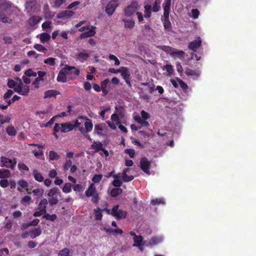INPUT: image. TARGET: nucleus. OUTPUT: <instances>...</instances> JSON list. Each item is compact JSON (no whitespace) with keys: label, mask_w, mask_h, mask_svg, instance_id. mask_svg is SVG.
I'll return each instance as SVG.
<instances>
[{"label":"nucleus","mask_w":256,"mask_h":256,"mask_svg":"<svg viewBox=\"0 0 256 256\" xmlns=\"http://www.w3.org/2000/svg\"><path fill=\"white\" fill-rule=\"evenodd\" d=\"M80 118L86 119V121L84 122V128H85V132H90L93 128V124L90 119L88 118L86 116H80Z\"/></svg>","instance_id":"13"},{"label":"nucleus","mask_w":256,"mask_h":256,"mask_svg":"<svg viewBox=\"0 0 256 256\" xmlns=\"http://www.w3.org/2000/svg\"><path fill=\"white\" fill-rule=\"evenodd\" d=\"M150 162L146 158H142L140 160V168L146 174H150Z\"/></svg>","instance_id":"9"},{"label":"nucleus","mask_w":256,"mask_h":256,"mask_svg":"<svg viewBox=\"0 0 256 256\" xmlns=\"http://www.w3.org/2000/svg\"><path fill=\"white\" fill-rule=\"evenodd\" d=\"M112 184L116 188H120L122 184V182L120 180H114L112 182Z\"/></svg>","instance_id":"64"},{"label":"nucleus","mask_w":256,"mask_h":256,"mask_svg":"<svg viewBox=\"0 0 256 256\" xmlns=\"http://www.w3.org/2000/svg\"><path fill=\"white\" fill-rule=\"evenodd\" d=\"M122 71L120 72V76L124 80L126 84L128 86L132 87V84L130 80V74L128 68L127 67L122 66Z\"/></svg>","instance_id":"5"},{"label":"nucleus","mask_w":256,"mask_h":256,"mask_svg":"<svg viewBox=\"0 0 256 256\" xmlns=\"http://www.w3.org/2000/svg\"><path fill=\"white\" fill-rule=\"evenodd\" d=\"M97 193L94 183H92L85 192L87 197H90Z\"/></svg>","instance_id":"16"},{"label":"nucleus","mask_w":256,"mask_h":256,"mask_svg":"<svg viewBox=\"0 0 256 256\" xmlns=\"http://www.w3.org/2000/svg\"><path fill=\"white\" fill-rule=\"evenodd\" d=\"M33 174L36 180L38 182H42L44 180V177L42 174L38 172L37 170H34L33 171Z\"/></svg>","instance_id":"28"},{"label":"nucleus","mask_w":256,"mask_h":256,"mask_svg":"<svg viewBox=\"0 0 256 256\" xmlns=\"http://www.w3.org/2000/svg\"><path fill=\"white\" fill-rule=\"evenodd\" d=\"M108 58L110 60H113L114 61V64L116 66H118L120 64V60H118V58L116 56H115L114 55L112 54H110Z\"/></svg>","instance_id":"51"},{"label":"nucleus","mask_w":256,"mask_h":256,"mask_svg":"<svg viewBox=\"0 0 256 256\" xmlns=\"http://www.w3.org/2000/svg\"><path fill=\"white\" fill-rule=\"evenodd\" d=\"M18 84L14 88V91L20 95L28 96L30 92L29 86L24 84L21 79L18 78Z\"/></svg>","instance_id":"2"},{"label":"nucleus","mask_w":256,"mask_h":256,"mask_svg":"<svg viewBox=\"0 0 256 256\" xmlns=\"http://www.w3.org/2000/svg\"><path fill=\"white\" fill-rule=\"evenodd\" d=\"M118 205L114 206L112 209L110 214L118 220L125 218L127 215V212L125 210H118Z\"/></svg>","instance_id":"3"},{"label":"nucleus","mask_w":256,"mask_h":256,"mask_svg":"<svg viewBox=\"0 0 256 256\" xmlns=\"http://www.w3.org/2000/svg\"><path fill=\"white\" fill-rule=\"evenodd\" d=\"M18 168L20 171H28V168L24 163H19Z\"/></svg>","instance_id":"53"},{"label":"nucleus","mask_w":256,"mask_h":256,"mask_svg":"<svg viewBox=\"0 0 256 256\" xmlns=\"http://www.w3.org/2000/svg\"><path fill=\"white\" fill-rule=\"evenodd\" d=\"M60 158V156L56 152L50 150L49 152V159L50 160H58Z\"/></svg>","instance_id":"33"},{"label":"nucleus","mask_w":256,"mask_h":256,"mask_svg":"<svg viewBox=\"0 0 256 256\" xmlns=\"http://www.w3.org/2000/svg\"><path fill=\"white\" fill-rule=\"evenodd\" d=\"M126 28H132L134 26V22L132 20H123Z\"/></svg>","instance_id":"41"},{"label":"nucleus","mask_w":256,"mask_h":256,"mask_svg":"<svg viewBox=\"0 0 256 256\" xmlns=\"http://www.w3.org/2000/svg\"><path fill=\"white\" fill-rule=\"evenodd\" d=\"M172 0H164L163 4L164 14H170Z\"/></svg>","instance_id":"19"},{"label":"nucleus","mask_w":256,"mask_h":256,"mask_svg":"<svg viewBox=\"0 0 256 256\" xmlns=\"http://www.w3.org/2000/svg\"><path fill=\"white\" fill-rule=\"evenodd\" d=\"M58 192H59L58 188L54 187L48 191V196L50 197H53L56 194H58Z\"/></svg>","instance_id":"44"},{"label":"nucleus","mask_w":256,"mask_h":256,"mask_svg":"<svg viewBox=\"0 0 256 256\" xmlns=\"http://www.w3.org/2000/svg\"><path fill=\"white\" fill-rule=\"evenodd\" d=\"M184 52L182 50H174L171 52L170 56L173 58L178 57L180 58H182L184 55Z\"/></svg>","instance_id":"24"},{"label":"nucleus","mask_w":256,"mask_h":256,"mask_svg":"<svg viewBox=\"0 0 256 256\" xmlns=\"http://www.w3.org/2000/svg\"><path fill=\"white\" fill-rule=\"evenodd\" d=\"M18 84V83L16 82L12 79H8L7 83L8 86L10 88H14Z\"/></svg>","instance_id":"43"},{"label":"nucleus","mask_w":256,"mask_h":256,"mask_svg":"<svg viewBox=\"0 0 256 256\" xmlns=\"http://www.w3.org/2000/svg\"><path fill=\"white\" fill-rule=\"evenodd\" d=\"M70 250L67 248H64L60 250L58 253V256H70Z\"/></svg>","instance_id":"49"},{"label":"nucleus","mask_w":256,"mask_h":256,"mask_svg":"<svg viewBox=\"0 0 256 256\" xmlns=\"http://www.w3.org/2000/svg\"><path fill=\"white\" fill-rule=\"evenodd\" d=\"M122 192V190L120 188H113L110 192V195L112 197H116L121 194Z\"/></svg>","instance_id":"31"},{"label":"nucleus","mask_w":256,"mask_h":256,"mask_svg":"<svg viewBox=\"0 0 256 256\" xmlns=\"http://www.w3.org/2000/svg\"><path fill=\"white\" fill-rule=\"evenodd\" d=\"M94 212L95 214V219L98 220H101L102 217V214L100 208L98 207L96 209L94 210Z\"/></svg>","instance_id":"39"},{"label":"nucleus","mask_w":256,"mask_h":256,"mask_svg":"<svg viewBox=\"0 0 256 256\" xmlns=\"http://www.w3.org/2000/svg\"><path fill=\"white\" fill-rule=\"evenodd\" d=\"M32 153L36 158H40V156H44V152L42 150H40L38 151L34 150L32 151Z\"/></svg>","instance_id":"56"},{"label":"nucleus","mask_w":256,"mask_h":256,"mask_svg":"<svg viewBox=\"0 0 256 256\" xmlns=\"http://www.w3.org/2000/svg\"><path fill=\"white\" fill-rule=\"evenodd\" d=\"M48 204V201L46 198L42 199L38 205V209L39 210H41L42 212H43L44 214L46 212V206Z\"/></svg>","instance_id":"17"},{"label":"nucleus","mask_w":256,"mask_h":256,"mask_svg":"<svg viewBox=\"0 0 256 256\" xmlns=\"http://www.w3.org/2000/svg\"><path fill=\"white\" fill-rule=\"evenodd\" d=\"M16 164V161L15 158L13 160L10 159L5 156H2L0 160L1 166H4L13 170Z\"/></svg>","instance_id":"4"},{"label":"nucleus","mask_w":256,"mask_h":256,"mask_svg":"<svg viewBox=\"0 0 256 256\" xmlns=\"http://www.w3.org/2000/svg\"><path fill=\"white\" fill-rule=\"evenodd\" d=\"M125 153L128 154L130 158H133L135 155V151L134 149L129 148L124 150Z\"/></svg>","instance_id":"55"},{"label":"nucleus","mask_w":256,"mask_h":256,"mask_svg":"<svg viewBox=\"0 0 256 256\" xmlns=\"http://www.w3.org/2000/svg\"><path fill=\"white\" fill-rule=\"evenodd\" d=\"M134 178L133 176H128L124 173V175H122V180L124 182H129L132 180Z\"/></svg>","instance_id":"45"},{"label":"nucleus","mask_w":256,"mask_h":256,"mask_svg":"<svg viewBox=\"0 0 256 256\" xmlns=\"http://www.w3.org/2000/svg\"><path fill=\"white\" fill-rule=\"evenodd\" d=\"M144 16L145 18H150L151 16V9L152 6L150 5H146L144 6Z\"/></svg>","instance_id":"37"},{"label":"nucleus","mask_w":256,"mask_h":256,"mask_svg":"<svg viewBox=\"0 0 256 256\" xmlns=\"http://www.w3.org/2000/svg\"><path fill=\"white\" fill-rule=\"evenodd\" d=\"M176 80L178 82L180 87L183 90H186L188 88V85L184 81H182L181 79L177 78Z\"/></svg>","instance_id":"48"},{"label":"nucleus","mask_w":256,"mask_h":256,"mask_svg":"<svg viewBox=\"0 0 256 256\" xmlns=\"http://www.w3.org/2000/svg\"><path fill=\"white\" fill-rule=\"evenodd\" d=\"M60 94V92L56 90H48L44 92V98L55 97L56 95Z\"/></svg>","instance_id":"20"},{"label":"nucleus","mask_w":256,"mask_h":256,"mask_svg":"<svg viewBox=\"0 0 256 256\" xmlns=\"http://www.w3.org/2000/svg\"><path fill=\"white\" fill-rule=\"evenodd\" d=\"M56 58H48L44 60V63L46 64H48L50 66H54L56 64L55 62Z\"/></svg>","instance_id":"46"},{"label":"nucleus","mask_w":256,"mask_h":256,"mask_svg":"<svg viewBox=\"0 0 256 256\" xmlns=\"http://www.w3.org/2000/svg\"><path fill=\"white\" fill-rule=\"evenodd\" d=\"M40 40L42 43L48 41L50 38V36L46 32H43L40 35Z\"/></svg>","instance_id":"36"},{"label":"nucleus","mask_w":256,"mask_h":256,"mask_svg":"<svg viewBox=\"0 0 256 256\" xmlns=\"http://www.w3.org/2000/svg\"><path fill=\"white\" fill-rule=\"evenodd\" d=\"M164 18H162L164 28L168 32H170L172 30L171 22L169 20V14H164Z\"/></svg>","instance_id":"11"},{"label":"nucleus","mask_w":256,"mask_h":256,"mask_svg":"<svg viewBox=\"0 0 256 256\" xmlns=\"http://www.w3.org/2000/svg\"><path fill=\"white\" fill-rule=\"evenodd\" d=\"M3 40L6 44H12L13 39L11 36H5L3 38Z\"/></svg>","instance_id":"62"},{"label":"nucleus","mask_w":256,"mask_h":256,"mask_svg":"<svg viewBox=\"0 0 256 256\" xmlns=\"http://www.w3.org/2000/svg\"><path fill=\"white\" fill-rule=\"evenodd\" d=\"M56 118H57L56 116L52 118L44 126L46 128L50 127L54 123Z\"/></svg>","instance_id":"57"},{"label":"nucleus","mask_w":256,"mask_h":256,"mask_svg":"<svg viewBox=\"0 0 256 256\" xmlns=\"http://www.w3.org/2000/svg\"><path fill=\"white\" fill-rule=\"evenodd\" d=\"M74 14V12L72 10H64L57 14L56 18L62 19L65 18H69Z\"/></svg>","instance_id":"14"},{"label":"nucleus","mask_w":256,"mask_h":256,"mask_svg":"<svg viewBox=\"0 0 256 256\" xmlns=\"http://www.w3.org/2000/svg\"><path fill=\"white\" fill-rule=\"evenodd\" d=\"M74 130L72 124L70 122H66L61 124L56 123L52 130V134L56 138H58V133H66Z\"/></svg>","instance_id":"1"},{"label":"nucleus","mask_w":256,"mask_h":256,"mask_svg":"<svg viewBox=\"0 0 256 256\" xmlns=\"http://www.w3.org/2000/svg\"><path fill=\"white\" fill-rule=\"evenodd\" d=\"M72 184L70 182L66 183L62 188V192L64 193H69L72 190Z\"/></svg>","instance_id":"40"},{"label":"nucleus","mask_w":256,"mask_h":256,"mask_svg":"<svg viewBox=\"0 0 256 256\" xmlns=\"http://www.w3.org/2000/svg\"><path fill=\"white\" fill-rule=\"evenodd\" d=\"M159 48L162 50L166 52L170 53V54L174 50V48H172V47L169 46H160Z\"/></svg>","instance_id":"47"},{"label":"nucleus","mask_w":256,"mask_h":256,"mask_svg":"<svg viewBox=\"0 0 256 256\" xmlns=\"http://www.w3.org/2000/svg\"><path fill=\"white\" fill-rule=\"evenodd\" d=\"M0 186L3 188H6L9 186L8 180L6 179L0 180Z\"/></svg>","instance_id":"60"},{"label":"nucleus","mask_w":256,"mask_h":256,"mask_svg":"<svg viewBox=\"0 0 256 256\" xmlns=\"http://www.w3.org/2000/svg\"><path fill=\"white\" fill-rule=\"evenodd\" d=\"M140 114H141V116H142V117H140V118L143 120H146L148 119L150 117V114L148 112L144 111V110H142L141 111Z\"/></svg>","instance_id":"63"},{"label":"nucleus","mask_w":256,"mask_h":256,"mask_svg":"<svg viewBox=\"0 0 256 256\" xmlns=\"http://www.w3.org/2000/svg\"><path fill=\"white\" fill-rule=\"evenodd\" d=\"M109 82L110 80L108 78L102 81L100 83V89H106V87Z\"/></svg>","instance_id":"61"},{"label":"nucleus","mask_w":256,"mask_h":256,"mask_svg":"<svg viewBox=\"0 0 256 256\" xmlns=\"http://www.w3.org/2000/svg\"><path fill=\"white\" fill-rule=\"evenodd\" d=\"M76 58L80 62H83L88 59L89 54L88 53L80 52L76 55Z\"/></svg>","instance_id":"18"},{"label":"nucleus","mask_w":256,"mask_h":256,"mask_svg":"<svg viewBox=\"0 0 256 256\" xmlns=\"http://www.w3.org/2000/svg\"><path fill=\"white\" fill-rule=\"evenodd\" d=\"M91 148L95 150V151L97 152L102 150L103 145L100 142H94V144L91 146Z\"/></svg>","instance_id":"30"},{"label":"nucleus","mask_w":256,"mask_h":256,"mask_svg":"<svg viewBox=\"0 0 256 256\" xmlns=\"http://www.w3.org/2000/svg\"><path fill=\"white\" fill-rule=\"evenodd\" d=\"M102 178V174H94L92 178V181L94 182L93 183L94 184L98 183L101 180Z\"/></svg>","instance_id":"50"},{"label":"nucleus","mask_w":256,"mask_h":256,"mask_svg":"<svg viewBox=\"0 0 256 256\" xmlns=\"http://www.w3.org/2000/svg\"><path fill=\"white\" fill-rule=\"evenodd\" d=\"M41 19L42 18L40 16L34 15L28 19V24L30 26H34L36 24H38Z\"/></svg>","instance_id":"15"},{"label":"nucleus","mask_w":256,"mask_h":256,"mask_svg":"<svg viewBox=\"0 0 256 256\" xmlns=\"http://www.w3.org/2000/svg\"><path fill=\"white\" fill-rule=\"evenodd\" d=\"M118 6V3L116 0H112L110 2L106 7V12L109 15L111 16L114 12L116 8Z\"/></svg>","instance_id":"8"},{"label":"nucleus","mask_w":256,"mask_h":256,"mask_svg":"<svg viewBox=\"0 0 256 256\" xmlns=\"http://www.w3.org/2000/svg\"><path fill=\"white\" fill-rule=\"evenodd\" d=\"M134 119L136 122L140 124L142 126L148 127L150 126V124L146 120L142 119L140 116H136Z\"/></svg>","instance_id":"22"},{"label":"nucleus","mask_w":256,"mask_h":256,"mask_svg":"<svg viewBox=\"0 0 256 256\" xmlns=\"http://www.w3.org/2000/svg\"><path fill=\"white\" fill-rule=\"evenodd\" d=\"M34 48L39 52H44L46 50V48L40 44H36L34 46Z\"/></svg>","instance_id":"59"},{"label":"nucleus","mask_w":256,"mask_h":256,"mask_svg":"<svg viewBox=\"0 0 256 256\" xmlns=\"http://www.w3.org/2000/svg\"><path fill=\"white\" fill-rule=\"evenodd\" d=\"M18 184V190L22 192V189H26L28 190V182L24 180H20Z\"/></svg>","instance_id":"21"},{"label":"nucleus","mask_w":256,"mask_h":256,"mask_svg":"<svg viewBox=\"0 0 256 256\" xmlns=\"http://www.w3.org/2000/svg\"><path fill=\"white\" fill-rule=\"evenodd\" d=\"M72 68L70 67L69 66L66 65L64 68L59 72L57 76L56 80L58 82H66L67 80L66 74L68 70ZM73 69H74L73 68Z\"/></svg>","instance_id":"6"},{"label":"nucleus","mask_w":256,"mask_h":256,"mask_svg":"<svg viewBox=\"0 0 256 256\" xmlns=\"http://www.w3.org/2000/svg\"><path fill=\"white\" fill-rule=\"evenodd\" d=\"M14 92L11 90H8L6 93L4 95V99L5 100H7L9 98H10Z\"/></svg>","instance_id":"52"},{"label":"nucleus","mask_w":256,"mask_h":256,"mask_svg":"<svg viewBox=\"0 0 256 256\" xmlns=\"http://www.w3.org/2000/svg\"><path fill=\"white\" fill-rule=\"evenodd\" d=\"M57 218V216L56 214H49L47 213L46 212L42 216V218H44L46 220H50L52 222L54 221Z\"/></svg>","instance_id":"34"},{"label":"nucleus","mask_w":256,"mask_h":256,"mask_svg":"<svg viewBox=\"0 0 256 256\" xmlns=\"http://www.w3.org/2000/svg\"><path fill=\"white\" fill-rule=\"evenodd\" d=\"M138 9V4L136 1L132 2L124 10L125 14L128 16H131Z\"/></svg>","instance_id":"7"},{"label":"nucleus","mask_w":256,"mask_h":256,"mask_svg":"<svg viewBox=\"0 0 256 256\" xmlns=\"http://www.w3.org/2000/svg\"><path fill=\"white\" fill-rule=\"evenodd\" d=\"M70 67L74 68L75 69L70 68V70H68V72H66V74H67L70 75V74H73L75 76H78L80 75V70L76 68L74 66H70Z\"/></svg>","instance_id":"38"},{"label":"nucleus","mask_w":256,"mask_h":256,"mask_svg":"<svg viewBox=\"0 0 256 256\" xmlns=\"http://www.w3.org/2000/svg\"><path fill=\"white\" fill-rule=\"evenodd\" d=\"M30 234L32 238H34L39 236L42 234V230L40 228H34L32 229L30 232Z\"/></svg>","instance_id":"23"},{"label":"nucleus","mask_w":256,"mask_h":256,"mask_svg":"<svg viewBox=\"0 0 256 256\" xmlns=\"http://www.w3.org/2000/svg\"><path fill=\"white\" fill-rule=\"evenodd\" d=\"M142 236L141 235H138V236H136V238H134V243L132 244L133 246H142Z\"/></svg>","instance_id":"25"},{"label":"nucleus","mask_w":256,"mask_h":256,"mask_svg":"<svg viewBox=\"0 0 256 256\" xmlns=\"http://www.w3.org/2000/svg\"><path fill=\"white\" fill-rule=\"evenodd\" d=\"M162 242V238L158 236L152 237L149 242L148 244L150 246L158 244Z\"/></svg>","instance_id":"32"},{"label":"nucleus","mask_w":256,"mask_h":256,"mask_svg":"<svg viewBox=\"0 0 256 256\" xmlns=\"http://www.w3.org/2000/svg\"><path fill=\"white\" fill-rule=\"evenodd\" d=\"M11 172L8 170L0 169V178H8L10 176Z\"/></svg>","instance_id":"27"},{"label":"nucleus","mask_w":256,"mask_h":256,"mask_svg":"<svg viewBox=\"0 0 256 256\" xmlns=\"http://www.w3.org/2000/svg\"><path fill=\"white\" fill-rule=\"evenodd\" d=\"M192 18L194 19H196L198 18L200 12L196 8H194L192 10Z\"/></svg>","instance_id":"58"},{"label":"nucleus","mask_w":256,"mask_h":256,"mask_svg":"<svg viewBox=\"0 0 256 256\" xmlns=\"http://www.w3.org/2000/svg\"><path fill=\"white\" fill-rule=\"evenodd\" d=\"M184 72L188 76H198V74L196 72L190 68H186Z\"/></svg>","instance_id":"42"},{"label":"nucleus","mask_w":256,"mask_h":256,"mask_svg":"<svg viewBox=\"0 0 256 256\" xmlns=\"http://www.w3.org/2000/svg\"><path fill=\"white\" fill-rule=\"evenodd\" d=\"M24 74L27 76H34L36 77V76H37V73L36 72H34L32 71V70L30 68L26 70L25 72H24Z\"/></svg>","instance_id":"54"},{"label":"nucleus","mask_w":256,"mask_h":256,"mask_svg":"<svg viewBox=\"0 0 256 256\" xmlns=\"http://www.w3.org/2000/svg\"><path fill=\"white\" fill-rule=\"evenodd\" d=\"M104 124H95L94 126V132L96 134L99 136L103 135L102 132L104 130Z\"/></svg>","instance_id":"29"},{"label":"nucleus","mask_w":256,"mask_h":256,"mask_svg":"<svg viewBox=\"0 0 256 256\" xmlns=\"http://www.w3.org/2000/svg\"><path fill=\"white\" fill-rule=\"evenodd\" d=\"M161 0H155L152 6V10L153 12H156L160 9V4Z\"/></svg>","instance_id":"35"},{"label":"nucleus","mask_w":256,"mask_h":256,"mask_svg":"<svg viewBox=\"0 0 256 256\" xmlns=\"http://www.w3.org/2000/svg\"><path fill=\"white\" fill-rule=\"evenodd\" d=\"M95 28V27H93L92 26H90L88 30H86V32H84L80 34V39H84L94 36L96 34V32L94 30Z\"/></svg>","instance_id":"12"},{"label":"nucleus","mask_w":256,"mask_h":256,"mask_svg":"<svg viewBox=\"0 0 256 256\" xmlns=\"http://www.w3.org/2000/svg\"><path fill=\"white\" fill-rule=\"evenodd\" d=\"M202 46V40L200 37H198L197 40L190 42L188 48L192 51L196 52L198 48Z\"/></svg>","instance_id":"10"},{"label":"nucleus","mask_w":256,"mask_h":256,"mask_svg":"<svg viewBox=\"0 0 256 256\" xmlns=\"http://www.w3.org/2000/svg\"><path fill=\"white\" fill-rule=\"evenodd\" d=\"M6 132L10 136L14 137L16 134V130L14 126H9L6 128Z\"/></svg>","instance_id":"26"}]
</instances>
